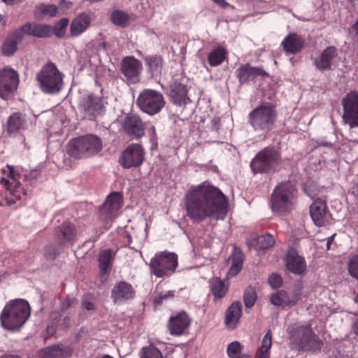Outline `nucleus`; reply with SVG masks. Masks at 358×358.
<instances>
[{
	"label": "nucleus",
	"instance_id": "f257e3e1",
	"mask_svg": "<svg viewBox=\"0 0 358 358\" xmlns=\"http://www.w3.org/2000/svg\"><path fill=\"white\" fill-rule=\"evenodd\" d=\"M187 215L194 222L206 217L223 220L227 213V199L217 187L208 182L189 188L184 198Z\"/></svg>",
	"mask_w": 358,
	"mask_h": 358
},
{
	"label": "nucleus",
	"instance_id": "f03ea898",
	"mask_svg": "<svg viewBox=\"0 0 358 358\" xmlns=\"http://www.w3.org/2000/svg\"><path fill=\"white\" fill-rule=\"evenodd\" d=\"M289 347L298 351L320 349L322 343L313 331L310 324H293L288 327Z\"/></svg>",
	"mask_w": 358,
	"mask_h": 358
},
{
	"label": "nucleus",
	"instance_id": "7ed1b4c3",
	"mask_svg": "<svg viewBox=\"0 0 358 358\" xmlns=\"http://www.w3.org/2000/svg\"><path fill=\"white\" fill-rule=\"evenodd\" d=\"M103 149V141L95 134H86L71 140L67 152L76 159L89 158L99 154Z\"/></svg>",
	"mask_w": 358,
	"mask_h": 358
},
{
	"label": "nucleus",
	"instance_id": "20e7f679",
	"mask_svg": "<svg viewBox=\"0 0 358 358\" xmlns=\"http://www.w3.org/2000/svg\"><path fill=\"white\" fill-rule=\"evenodd\" d=\"M277 120L275 105L264 102L255 108L248 114V123L255 131L268 133L271 131Z\"/></svg>",
	"mask_w": 358,
	"mask_h": 358
},
{
	"label": "nucleus",
	"instance_id": "39448f33",
	"mask_svg": "<svg viewBox=\"0 0 358 358\" xmlns=\"http://www.w3.org/2000/svg\"><path fill=\"white\" fill-rule=\"evenodd\" d=\"M296 189L292 182L281 183L271 194L272 210L280 214L291 211L296 204Z\"/></svg>",
	"mask_w": 358,
	"mask_h": 358
},
{
	"label": "nucleus",
	"instance_id": "423d86ee",
	"mask_svg": "<svg viewBox=\"0 0 358 358\" xmlns=\"http://www.w3.org/2000/svg\"><path fill=\"white\" fill-rule=\"evenodd\" d=\"M178 265V255L167 251L155 254L149 264L151 273L157 278L171 276L176 271Z\"/></svg>",
	"mask_w": 358,
	"mask_h": 358
},
{
	"label": "nucleus",
	"instance_id": "0eeeda50",
	"mask_svg": "<svg viewBox=\"0 0 358 358\" xmlns=\"http://www.w3.org/2000/svg\"><path fill=\"white\" fill-rule=\"evenodd\" d=\"M41 89L45 93L59 92L63 86V75L52 62L46 64L37 75Z\"/></svg>",
	"mask_w": 358,
	"mask_h": 358
},
{
	"label": "nucleus",
	"instance_id": "6e6552de",
	"mask_svg": "<svg viewBox=\"0 0 358 358\" xmlns=\"http://www.w3.org/2000/svg\"><path fill=\"white\" fill-rule=\"evenodd\" d=\"M136 103L142 111L150 115L158 113L165 105L163 95L153 90H144L141 92Z\"/></svg>",
	"mask_w": 358,
	"mask_h": 358
},
{
	"label": "nucleus",
	"instance_id": "1a4fd4ad",
	"mask_svg": "<svg viewBox=\"0 0 358 358\" xmlns=\"http://www.w3.org/2000/svg\"><path fill=\"white\" fill-rule=\"evenodd\" d=\"M280 162L279 152L272 148H266L256 155L250 166L255 173L268 172Z\"/></svg>",
	"mask_w": 358,
	"mask_h": 358
},
{
	"label": "nucleus",
	"instance_id": "9d476101",
	"mask_svg": "<svg viewBox=\"0 0 358 358\" xmlns=\"http://www.w3.org/2000/svg\"><path fill=\"white\" fill-rule=\"evenodd\" d=\"M32 127H34L32 120L21 112L13 113L6 120V131L10 136L21 135Z\"/></svg>",
	"mask_w": 358,
	"mask_h": 358
},
{
	"label": "nucleus",
	"instance_id": "9b49d317",
	"mask_svg": "<svg viewBox=\"0 0 358 358\" xmlns=\"http://www.w3.org/2000/svg\"><path fill=\"white\" fill-rule=\"evenodd\" d=\"M343 118L350 127H358V91H352L342 100Z\"/></svg>",
	"mask_w": 358,
	"mask_h": 358
},
{
	"label": "nucleus",
	"instance_id": "f8f14e48",
	"mask_svg": "<svg viewBox=\"0 0 358 358\" xmlns=\"http://www.w3.org/2000/svg\"><path fill=\"white\" fill-rule=\"evenodd\" d=\"M145 150L138 143H132L122 152L119 159L121 166L125 169L138 167L144 160Z\"/></svg>",
	"mask_w": 358,
	"mask_h": 358
},
{
	"label": "nucleus",
	"instance_id": "ddd939ff",
	"mask_svg": "<svg viewBox=\"0 0 358 358\" xmlns=\"http://www.w3.org/2000/svg\"><path fill=\"white\" fill-rule=\"evenodd\" d=\"M19 83L17 73L11 68L5 67L0 70V96L8 99L17 90Z\"/></svg>",
	"mask_w": 358,
	"mask_h": 358
},
{
	"label": "nucleus",
	"instance_id": "4468645a",
	"mask_svg": "<svg viewBox=\"0 0 358 358\" xmlns=\"http://www.w3.org/2000/svg\"><path fill=\"white\" fill-rule=\"evenodd\" d=\"M80 108L85 117L89 120H94L105 112L103 100L92 94H88L82 98Z\"/></svg>",
	"mask_w": 358,
	"mask_h": 358
},
{
	"label": "nucleus",
	"instance_id": "2eb2a0df",
	"mask_svg": "<svg viewBox=\"0 0 358 358\" xmlns=\"http://www.w3.org/2000/svg\"><path fill=\"white\" fill-rule=\"evenodd\" d=\"M122 206V195L117 192L110 194L100 210L101 216L106 221H112L118 215Z\"/></svg>",
	"mask_w": 358,
	"mask_h": 358
},
{
	"label": "nucleus",
	"instance_id": "dca6fc26",
	"mask_svg": "<svg viewBox=\"0 0 358 358\" xmlns=\"http://www.w3.org/2000/svg\"><path fill=\"white\" fill-rule=\"evenodd\" d=\"M8 168L9 169V173L6 178H1L0 185L6 192H9L10 194L13 196V198L10 199L6 198L7 203L10 204L15 203V200L21 199L20 193L22 188L19 180L14 175L13 169H11L10 166H8Z\"/></svg>",
	"mask_w": 358,
	"mask_h": 358
},
{
	"label": "nucleus",
	"instance_id": "f3484780",
	"mask_svg": "<svg viewBox=\"0 0 358 358\" xmlns=\"http://www.w3.org/2000/svg\"><path fill=\"white\" fill-rule=\"evenodd\" d=\"M142 69L141 62L134 57H126L122 62V71L130 83L138 82Z\"/></svg>",
	"mask_w": 358,
	"mask_h": 358
},
{
	"label": "nucleus",
	"instance_id": "a211bd4d",
	"mask_svg": "<svg viewBox=\"0 0 358 358\" xmlns=\"http://www.w3.org/2000/svg\"><path fill=\"white\" fill-rule=\"evenodd\" d=\"M23 34L38 38L50 37L52 34V29L48 24L27 23L19 31L15 32V36L18 39L22 38Z\"/></svg>",
	"mask_w": 358,
	"mask_h": 358
},
{
	"label": "nucleus",
	"instance_id": "6ab92c4d",
	"mask_svg": "<svg viewBox=\"0 0 358 358\" xmlns=\"http://www.w3.org/2000/svg\"><path fill=\"white\" fill-rule=\"evenodd\" d=\"M192 319L188 315H176L170 317L168 329L171 335L180 336L188 332Z\"/></svg>",
	"mask_w": 358,
	"mask_h": 358
},
{
	"label": "nucleus",
	"instance_id": "aec40b11",
	"mask_svg": "<svg viewBox=\"0 0 358 358\" xmlns=\"http://www.w3.org/2000/svg\"><path fill=\"white\" fill-rule=\"evenodd\" d=\"M311 218L317 227H322L327 222L328 210L326 203L321 199H316L310 206Z\"/></svg>",
	"mask_w": 358,
	"mask_h": 358
},
{
	"label": "nucleus",
	"instance_id": "412c9836",
	"mask_svg": "<svg viewBox=\"0 0 358 358\" xmlns=\"http://www.w3.org/2000/svg\"><path fill=\"white\" fill-rule=\"evenodd\" d=\"M125 133L133 138H141L144 135L145 128L141 120L135 115H127L122 124Z\"/></svg>",
	"mask_w": 358,
	"mask_h": 358
},
{
	"label": "nucleus",
	"instance_id": "4be33fe9",
	"mask_svg": "<svg viewBox=\"0 0 358 358\" xmlns=\"http://www.w3.org/2000/svg\"><path fill=\"white\" fill-rule=\"evenodd\" d=\"M91 16L85 13H82L76 16L70 24V36L77 37L84 33L90 26Z\"/></svg>",
	"mask_w": 358,
	"mask_h": 358
},
{
	"label": "nucleus",
	"instance_id": "5701e85b",
	"mask_svg": "<svg viewBox=\"0 0 358 358\" xmlns=\"http://www.w3.org/2000/svg\"><path fill=\"white\" fill-rule=\"evenodd\" d=\"M40 355L43 358H69L72 355V350L69 346L56 344L43 348Z\"/></svg>",
	"mask_w": 358,
	"mask_h": 358
},
{
	"label": "nucleus",
	"instance_id": "b1692460",
	"mask_svg": "<svg viewBox=\"0 0 358 358\" xmlns=\"http://www.w3.org/2000/svg\"><path fill=\"white\" fill-rule=\"evenodd\" d=\"M286 267L294 274H302L306 269V263L303 257L299 256L294 250L288 251Z\"/></svg>",
	"mask_w": 358,
	"mask_h": 358
},
{
	"label": "nucleus",
	"instance_id": "393cba45",
	"mask_svg": "<svg viewBox=\"0 0 358 358\" xmlns=\"http://www.w3.org/2000/svg\"><path fill=\"white\" fill-rule=\"evenodd\" d=\"M336 57L337 50L336 48L329 46L324 49L318 57L315 59L314 64L320 71L329 70Z\"/></svg>",
	"mask_w": 358,
	"mask_h": 358
},
{
	"label": "nucleus",
	"instance_id": "a878e982",
	"mask_svg": "<svg viewBox=\"0 0 358 358\" xmlns=\"http://www.w3.org/2000/svg\"><path fill=\"white\" fill-rule=\"evenodd\" d=\"M134 295L135 292L132 286L125 282L117 283L112 291V296L115 303H121L133 299Z\"/></svg>",
	"mask_w": 358,
	"mask_h": 358
},
{
	"label": "nucleus",
	"instance_id": "bb28decb",
	"mask_svg": "<svg viewBox=\"0 0 358 358\" xmlns=\"http://www.w3.org/2000/svg\"><path fill=\"white\" fill-rule=\"evenodd\" d=\"M301 292L299 288L291 298L285 291H278L271 296V302L275 306H292L301 299Z\"/></svg>",
	"mask_w": 358,
	"mask_h": 358
},
{
	"label": "nucleus",
	"instance_id": "cd10ccee",
	"mask_svg": "<svg viewBox=\"0 0 358 358\" xmlns=\"http://www.w3.org/2000/svg\"><path fill=\"white\" fill-rule=\"evenodd\" d=\"M29 303L24 299H15L8 301L1 313H31Z\"/></svg>",
	"mask_w": 358,
	"mask_h": 358
},
{
	"label": "nucleus",
	"instance_id": "c85d7f7f",
	"mask_svg": "<svg viewBox=\"0 0 358 358\" xmlns=\"http://www.w3.org/2000/svg\"><path fill=\"white\" fill-rule=\"evenodd\" d=\"M170 97L172 102L178 106L186 105L189 101L187 87L181 83H174L171 85Z\"/></svg>",
	"mask_w": 358,
	"mask_h": 358
},
{
	"label": "nucleus",
	"instance_id": "c756f323",
	"mask_svg": "<svg viewBox=\"0 0 358 358\" xmlns=\"http://www.w3.org/2000/svg\"><path fill=\"white\" fill-rule=\"evenodd\" d=\"M304 45L303 39L296 34H289L282 42L284 50L289 54H296L300 52Z\"/></svg>",
	"mask_w": 358,
	"mask_h": 358
},
{
	"label": "nucleus",
	"instance_id": "7c9ffc66",
	"mask_svg": "<svg viewBox=\"0 0 358 358\" xmlns=\"http://www.w3.org/2000/svg\"><path fill=\"white\" fill-rule=\"evenodd\" d=\"M30 315H1V322L3 327L8 330H15L20 328Z\"/></svg>",
	"mask_w": 358,
	"mask_h": 358
},
{
	"label": "nucleus",
	"instance_id": "2f4dec72",
	"mask_svg": "<svg viewBox=\"0 0 358 358\" xmlns=\"http://www.w3.org/2000/svg\"><path fill=\"white\" fill-rule=\"evenodd\" d=\"M236 73L239 82L244 83L255 79L259 75L263 74L264 71L261 69L252 67L246 64L238 68Z\"/></svg>",
	"mask_w": 358,
	"mask_h": 358
},
{
	"label": "nucleus",
	"instance_id": "473e14b6",
	"mask_svg": "<svg viewBox=\"0 0 358 358\" xmlns=\"http://www.w3.org/2000/svg\"><path fill=\"white\" fill-rule=\"evenodd\" d=\"M243 259L244 255L242 251L235 247L232 253V264L227 273L228 278L235 276L241 271L243 267Z\"/></svg>",
	"mask_w": 358,
	"mask_h": 358
},
{
	"label": "nucleus",
	"instance_id": "72a5a7b5",
	"mask_svg": "<svg viewBox=\"0 0 358 358\" xmlns=\"http://www.w3.org/2000/svg\"><path fill=\"white\" fill-rule=\"evenodd\" d=\"M243 259L244 255L242 251L235 247L232 253V264L227 273L228 278L235 276L241 271L243 267Z\"/></svg>",
	"mask_w": 358,
	"mask_h": 358
},
{
	"label": "nucleus",
	"instance_id": "f704fd0d",
	"mask_svg": "<svg viewBox=\"0 0 358 358\" xmlns=\"http://www.w3.org/2000/svg\"><path fill=\"white\" fill-rule=\"evenodd\" d=\"M210 291L215 299L224 297L228 292V285L220 278H213L210 281Z\"/></svg>",
	"mask_w": 358,
	"mask_h": 358
},
{
	"label": "nucleus",
	"instance_id": "c9c22d12",
	"mask_svg": "<svg viewBox=\"0 0 358 358\" xmlns=\"http://www.w3.org/2000/svg\"><path fill=\"white\" fill-rule=\"evenodd\" d=\"M115 255V252L111 249H106L100 252L99 265L102 272H106L110 268Z\"/></svg>",
	"mask_w": 358,
	"mask_h": 358
},
{
	"label": "nucleus",
	"instance_id": "e433bc0d",
	"mask_svg": "<svg viewBox=\"0 0 358 358\" xmlns=\"http://www.w3.org/2000/svg\"><path fill=\"white\" fill-rule=\"evenodd\" d=\"M227 52L224 48L218 47L210 51L208 55V61L211 66L220 65L225 59Z\"/></svg>",
	"mask_w": 358,
	"mask_h": 358
},
{
	"label": "nucleus",
	"instance_id": "4c0bfd02",
	"mask_svg": "<svg viewBox=\"0 0 358 358\" xmlns=\"http://www.w3.org/2000/svg\"><path fill=\"white\" fill-rule=\"evenodd\" d=\"M56 236L62 237L64 241H73L76 236V229L72 224L64 222L57 231Z\"/></svg>",
	"mask_w": 358,
	"mask_h": 358
},
{
	"label": "nucleus",
	"instance_id": "58836bf2",
	"mask_svg": "<svg viewBox=\"0 0 358 358\" xmlns=\"http://www.w3.org/2000/svg\"><path fill=\"white\" fill-rule=\"evenodd\" d=\"M59 13L58 8L55 5L40 4L36 6L34 15L37 18H43L45 16L54 17Z\"/></svg>",
	"mask_w": 358,
	"mask_h": 358
},
{
	"label": "nucleus",
	"instance_id": "ea45409f",
	"mask_svg": "<svg viewBox=\"0 0 358 358\" xmlns=\"http://www.w3.org/2000/svg\"><path fill=\"white\" fill-rule=\"evenodd\" d=\"M243 346L238 341L230 343L227 349V353L229 358H252L249 354H241Z\"/></svg>",
	"mask_w": 358,
	"mask_h": 358
},
{
	"label": "nucleus",
	"instance_id": "a19ab883",
	"mask_svg": "<svg viewBox=\"0 0 358 358\" xmlns=\"http://www.w3.org/2000/svg\"><path fill=\"white\" fill-rule=\"evenodd\" d=\"M145 60L152 76H157L160 73L162 66V59L161 57H146Z\"/></svg>",
	"mask_w": 358,
	"mask_h": 358
},
{
	"label": "nucleus",
	"instance_id": "79ce46f5",
	"mask_svg": "<svg viewBox=\"0 0 358 358\" xmlns=\"http://www.w3.org/2000/svg\"><path fill=\"white\" fill-rule=\"evenodd\" d=\"M111 20L117 26L124 27L129 24V16L122 10H114L111 14Z\"/></svg>",
	"mask_w": 358,
	"mask_h": 358
},
{
	"label": "nucleus",
	"instance_id": "37998d69",
	"mask_svg": "<svg viewBox=\"0 0 358 358\" xmlns=\"http://www.w3.org/2000/svg\"><path fill=\"white\" fill-rule=\"evenodd\" d=\"M275 243L274 238L271 234L260 236L257 239V249L264 250L272 247Z\"/></svg>",
	"mask_w": 358,
	"mask_h": 358
},
{
	"label": "nucleus",
	"instance_id": "c03bdc74",
	"mask_svg": "<svg viewBox=\"0 0 358 358\" xmlns=\"http://www.w3.org/2000/svg\"><path fill=\"white\" fill-rule=\"evenodd\" d=\"M17 41L13 38H7L2 45V52L4 55L10 56L17 50Z\"/></svg>",
	"mask_w": 358,
	"mask_h": 358
},
{
	"label": "nucleus",
	"instance_id": "a18cd8bd",
	"mask_svg": "<svg viewBox=\"0 0 358 358\" xmlns=\"http://www.w3.org/2000/svg\"><path fill=\"white\" fill-rule=\"evenodd\" d=\"M140 358H163V356L157 348L150 345L142 348Z\"/></svg>",
	"mask_w": 358,
	"mask_h": 358
},
{
	"label": "nucleus",
	"instance_id": "49530a36",
	"mask_svg": "<svg viewBox=\"0 0 358 358\" xmlns=\"http://www.w3.org/2000/svg\"><path fill=\"white\" fill-rule=\"evenodd\" d=\"M257 293L253 288H248L244 293L243 301L247 308L252 307L257 301Z\"/></svg>",
	"mask_w": 358,
	"mask_h": 358
},
{
	"label": "nucleus",
	"instance_id": "de8ad7c7",
	"mask_svg": "<svg viewBox=\"0 0 358 358\" xmlns=\"http://www.w3.org/2000/svg\"><path fill=\"white\" fill-rule=\"evenodd\" d=\"M69 24V20L67 18L61 19L57 23L55 24L52 33L58 37L62 38L64 36L66 28Z\"/></svg>",
	"mask_w": 358,
	"mask_h": 358
},
{
	"label": "nucleus",
	"instance_id": "09e8293b",
	"mask_svg": "<svg viewBox=\"0 0 358 358\" xmlns=\"http://www.w3.org/2000/svg\"><path fill=\"white\" fill-rule=\"evenodd\" d=\"M241 315H225L224 323L226 328L229 330L235 329L241 318Z\"/></svg>",
	"mask_w": 358,
	"mask_h": 358
},
{
	"label": "nucleus",
	"instance_id": "8fccbe9b",
	"mask_svg": "<svg viewBox=\"0 0 358 358\" xmlns=\"http://www.w3.org/2000/svg\"><path fill=\"white\" fill-rule=\"evenodd\" d=\"M349 273L358 279V255L353 256L348 263Z\"/></svg>",
	"mask_w": 358,
	"mask_h": 358
},
{
	"label": "nucleus",
	"instance_id": "3c124183",
	"mask_svg": "<svg viewBox=\"0 0 358 358\" xmlns=\"http://www.w3.org/2000/svg\"><path fill=\"white\" fill-rule=\"evenodd\" d=\"M268 282L272 288H278L282 284V278L277 273H272L268 277Z\"/></svg>",
	"mask_w": 358,
	"mask_h": 358
},
{
	"label": "nucleus",
	"instance_id": "603ef678",
	"mask_svg": "<svg viewBox=\"0 0 358 358\" xmlns=\"http://www.w3.org/2000/svg\"><path fill=\"white\" fill-rule=\"evenodd\" d=\"M272 345V334L271 331H268L264 336L262 341V348L261 350L269 351Z\"/></svg>",
	"mask_w": 358,
	"mask_h": 358
},
{
	"label": "nucleus",
	"instance_id": "864d4df0",
	"mask_svg": "<svg viewBox=\"0 0 358 358\" xmlns=\"http://www.w3.org/2000/svg\"><path fill=\"white\" fill-rule=\"evenodd\" d=\"M174 296L173 291H168L165 294H161L159 296H157L155 299V304L156 306L161 305L164 301L173 298Z\"/></svg>",
	"mask_w": 358,
	"mask_h": 358
},
{
	"label": "nucleus",
	"instance_id": "5fc2aeb1",
	"mask_svg": "<svg viewBox=\"0 0 358 358\" xmlns=\"http://www.w3.org/2000/svg\"><path fill=\"white\" fill-rule=\"evenodd\" d=\"M78 303V300L71 296H66L62 303V307L63 310H66L69 308L73 306L74 305Z\"/></svg>",
	"mask_w": 358,
	"mask_h": 358
},
{
	"label": "nucleus",
	"instance_id": "6e6d98bb",
	"mask_svg": "<svg viewBox=\"0 0 358 358\" xmlns=\"http://www.w3.org/2000/svg\"><path fill=\"white\" fill-rule=\"evenodd\" d=\"M57 329L56 322H53L49 325H48L46 329L43 333V337L44 341H45L48 338L53 336Z\"/></svg>",
	"mask_w": 358,
	"mask_h": 358
},
{
	"label": "nucleus",
	"instance_id": "4d7b16f0",
	"mask_svg": "<svg viewBox=\"0 0 358 358\" xmlns=\"http://www.w3.org/2000/svg\"><path fill=\"white\" fill-rule=\"evenodd\" d=\"M242 305L239 301H235L228 308L226 313H241Z\"/></svg>",
	"mask_w": 358,
	"mask_h": 358
},
{
	"label": "nucleus",
	"instance_id": "13d9d810",
	"mask_svg": "<svg viewBox=\"0 0 358 358\" xmlns=\"http://www.w3.org/2000/svg\"><path fill=\"white\" fill-rule=\"evenodd\" d=\"M192 244L193 246L194 250H196L199 252L200 248H202L203 246H205L206 243L204 241H199L198 239L194 238L192 241Z\"/></svg>",
	"mask_w": 358,
	"mask_h": 358
},
{
	"label": "nucleus",
	"instance_id": "bf43d9fd",
	"mask_svg": "<svg viewBox=\"0 0 358 358\" xmlns=\"http://www.w3.org/2000/svg\"><path fill=\"white\" fill-rule=\"evenodd\" d=\"M71 7V2L62 0L59 3V10L62 13H66Z\"/></svg>",
	"mask_w": 358,
	"mask_h": 358
},
{
	"label": "nucleus",
	"instance_id": "052dcab7",
	"mask_svg": "<svg viewBox=\"0 0 358 358\" xmlns=\"http://www.w3.org/2000/svg\"><path fill=\"white\" fill-rule=\"evenodd\" d=\"M144 128L145 129H147V131L151 138H155L156 137V131L153 125H149L148 127H144Z\"/></svg>",
	"mask_w": 358,
	"mask_h": 358
},
{
	"label": "nucleus",
	"instance_id": "680f3d73",
	"mask_svg": "<svg viewBox=\"0 0 358 358\" xmlns=\"http://www.w3.org/2000/svg\"><path fill=\"white\" fill-rule=\"evenodd\" d=\"M352 331L358 336V315H355V318L352 324Z\"/></svg>",
	"mask_w": 358,
	"mask_h": 358
},
{
	"label": "nucleus",
	"instance_id": "e2e57ef3",
	"mask_svg": "<svg viewBox=\"0 0 358 358\" xmlns=\"http://www.w3.org/2000/svg\"><path fill=\"white\" fill-rule=\"evenodd\" d=\"M83 306L88 311L94 310V303L90 301H83Z\"/></svg>",
	"mask_w": 358,
	"mask_h": 358
},
{
	"label": "nucleus",
	"instance_id": "0e129e2a",
	"mask_svg": "<svg viewBox=\"0 0 358 358\" xmlns=\"http://www.w3.org/2000/svg\"><path fill=\"white\" fill-rule=\"evenodd\" d=\"M214 3L217 4L222 8H227L229 6V4L225 0H212Z\"/></svg>",
	"mask_w": 358,
	"mask_h": 358
},
{
	"label": "nucleus",
	"instance_id": "69168bd1",
	"mask_svg": "<svg viewBox=\"0 0 358 358\" xmlns=\"http://www.w3.org/2000/svg\"><path fill=\"white\" fill-rule=\"evenodd\" d=\"M257 358H269V351L261 350V352Z\"/></svg>",
	"mask_w": 358,
	"mask_h": 358
},
{
	"label": "nucleus",
	"instance_id": "338daca9",
	"mask_svg": "<svg viewBox=\"0 0 358 358\" xmlns=\"http://www.w3.org/2000/svg\"><path fill=\"white\" fill-rule=\"evenodd\" d=\"M352 194L358 202V182L352 188Z\"/></svg>",
	"mask_w": 358,
	"mask_h": 358
},
{
	"label": "nucleus",
	"instance_id": "774afa93",
	"mask_svg": "<svg viewBox=\"0 0 358 358\" xmlns=\"http://www.w3.org/2000/svg\"><path fill=\"white\" fill-rule=\"evenodd\" d=\"M0 358H21L19 355H4L1 356Z\"/></svg>",
	"mask_w": 358,
	"mask_h": 358
}]
</instances>
